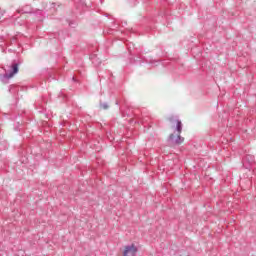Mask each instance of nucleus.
I'll list each match as a JSON object with an SVG mask.
<instances>
[{
    "instance_id": "4",
    "label": "nucleus",
    "mask_w": 256,
    "mask_h": 256,
    "mask_svg": "<svg viewBox=\"0 0 256 256\" xmlns=\"http://www.w3.org/2000/svg\"><path fill=\"white\" fill-rule=\"evenodd\" d=\"M101 109H109V105H106V104L101 105Z\"/></svg>"
},
{
    "instance_id": "1",
    "label": "nucleus",
    "mask_w": 256,
    "mask_h": 256,
    "mask_svg": "<svg viewBox=\"0 0 256 256\" xmlns=\"http://www.w3.org/2000/svg\"><path fill=\"white\" fill-rule=\"evenodd\" d=\"M169 121V141H171V143H175V145H181V143H184V138L181 137V133L183 131L182 121L174 118L169 119Z\"/></svg>"
},
{
    "instance_id": "2",
    "label": "nucleus",
    "mask_w": 256,
    "mask_h": 256,
    "mask_svg": "<svg viewBox=\"0 0 256 256\" xmlns=\"http://www.w3.org/2000/svg\"><path fill=\"white\" fill-rule=\"evenodd\" d=\"M17 73H19V63H13L11 65L10 73H6L5 77L7 79H12L14 77V75H17Z\"/></svg>"
},
{
    "instance_id": "3",
    "label": "nucleus",
    "mask_w": 256,
    "mask_h": 256,
    "mask_svg": "<svg viewBox=\"0 0 256 256\" xmlns=\"http://www.w3.org/2000/svg\"><path fill=\"white\" fill-rule=\"evenodd\" d=\"M128 254H131V256H136L137 248L134 244H132L131 246H125L124 256H128Z\"/></svg>"
}]
</instances>
